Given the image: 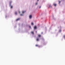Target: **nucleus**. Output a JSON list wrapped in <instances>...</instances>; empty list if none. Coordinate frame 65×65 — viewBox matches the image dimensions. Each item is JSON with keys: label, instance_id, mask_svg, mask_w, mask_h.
Listing matches in <instances>:
<instances>
[{"label": "nucleus", "instance_id": "nucleus-3", "mask_svg": "<svg viewBox=\"0 0 65 65\" xmlns=\"http://www.w3.org/2000/svg\"><path fill=\"white\" fill-rule=\"evenodd\" d=\"M20 20V18H18V19H17L16 20V21H19Z\"/></svg>", "mask_w": 65, "mask_h": 65}, {"label": "nucleus", "instance_id": "nucleus-18", "mask_svg": "<svg viewBox=\"0 0 65 65\" xmlns=\"http://www.w3.org/2000/svg\"><path fill=\"white\" fill-rule=\"evenodd\" d=\"M20 15H23V14H20Z\"/></svg>", "mask_w": 65, "mask_h": 65}, {"label": "nucleus", "instance_id": "nucleus-9", "mask_svg": "<svg viewBox=\"0 0 65 65\" xmlns=\"http://www.w3.org/2000/svg\"><path fill=\"white\" fill-rule=\"evenodd\" d=\"M63 38H64V39H65V35H64L63 36Z\"/></svg>", "mask_w": 65, "mask_h": 65}, {"label": "nucleus", "instance_id": "nucleus-16", "mask_svg": "<svg viewBox=\"0 0 65 65\" xmlns=\"http://www.w3.org/2000/svg\"><path fill=\"white\" fill-rule=\"evenodd\" d=\"M36 46H38V45L36 44Z\"/></svg>", "mask_w": 65, "mask_h": 65}, {"label": "nucleus", "instance_id": "nucleus-17", "mask_svg": "<svg viewBox=\"0 0 65 65\" xmlns=\"http://www.w3.org/2000/svg\"><path fill=\"white\" fill-rule=\"evenodd\" d=\"M36 5H37V3H36Z\"/></svg>", "mask_w": 65, "mask_h": 65}, {"label": "nucleus", "instance_id": "nucleus-14", "mask_svg": "<svg viewBox=\"0 0 65 65\" xmlns=\"http://www.w3.org/2000/svg\"><path fill=\"white\" fill-rule=\"evenodd\" d=\"M33 23H31V25H33Z\"/></svg>", "mask_w": 65, "mask_h": 65}, {"label": "nucleus", "instance_id": "nucleus-6", "mask_svg": "<svg viewBox=\"0 0 65 65\" xmlns=\"http://www.w3.org/2000/svg\"><path fill=\"white\" fill-rule=\"evenodd\" d=\"M11 2H11V1L10 2V6H11Z\"/></svg>", "mask_w": 65, "mask_h": 65}, {"label": "nucleus", "instance_id": "nucleus-5", "mask_svg": "<svg viewBox=\"0 0 65 65\" xmlns=\"http://www.w3.org/2000/svg\"><path fill=\"white\" fill-rule=\"evenodd\" d=\"M36 40L37 41H39V38H37Z\"/></svg>", "mask_w": 65, "mask_h": 65}, {"label": "nucleus", "instance_id": "nucleus-1", "mask_svg": "<svg viewBox=\"0 0 65 65\" xmlns=\"http://www.w3.org/2000/svg\"><path fill=\"white\" fill-rule=\"evenodd\" d=\"M32 15H29V18L30 19H31L32 18Z\"/></svg>", "mask_w": 65, "mask_h": 65}, {"label": "nucleus", "instance_id": "nucleus-15", "mask_svg": "<svg viewBox=\"0 0 65 65\" xmlns=\"http://www.w3.org/2000/svg\"><path fill=\"white\" fill-rule=\"evenodd\" d=\"M13 7L12 6H11V8H12Z\"/></svg>", "mask_w": 65, "mask_h": 65}, {"label": "nucleus", "instance_id": "nucleus-13", "mask_svg": "<svg viewBox=\"0 0 65 65\" xmlns=\"http://www.w3.org/2000/svg\"><path fill=\"white\" fill-rule=\"evenodd\" d=\"M25 12H26V11H23L22 12V13H25Z\"/></svg>", "mask_w": 65, "mask_h": 65}, {"label": "nucleus", "instance_id": "nucleus-2", "mask_svg": "<svg viewBox=\"0 0 65 65\" xmlns=\"http://www.w3.org/2000/svg\"><path fill=\"white\" fill-rule=\"evenodd\" d=\"M53 5H54L55 6H56L57 5V4L55 3H54Z\"/></svg>", "mask_w": 65, "mask_h": 65}, {"label": "nucleus", "instance_id": "nucleus-24", "mask_svg": "<svg viewBox=\"0 0 65 65\" xmlns=\"http://www.w3.org/2000/svg\"><path fill=\"white\" fill-rule=\"evenodd\" d=\"M61 30H60V31H61Z\"/></svg>", "mask_w": 65, "mask_h": 65}, {"label": "nucleus", "instance_id": "nucleus-11", "mask_svg": "<svg viewBox=\"0 0 65 65\" xmlns=\"http://www.w3.org/2000/svg\"><path fill=\"white\" fill-rule=\"evenodd\" d=\"M59 4H60V3H61V1H59Z\"/></svg>", "mask_w": 65, "mask_h": 65}, {"label": "nucleus", "instance_id": "nucleus-8", "mask_svg": "<svg viewBox=\"0 0 65 65\" xmlns=\"http://www.w3.org/2000/svg\"><path fill=\"white\" fill-rule=\"evenodd\" d=\"M31 33H32V34H34V32H33V31H31Z\"/></svg>", "mask_w": 65, "mask_h": 65}, {"label": "nucleus", "instance_id": "nucleus-20", "mask_svg": "<svg viewBox=\"0 0 65 65\" xmlns=\"http://www.w3.org/2000/svg\"><path fill=\"white\" fill-rule=\"evenodd\" d=\"M39 8H41V7H40Z\"/></svg>", "mask_w": 65, "mask_h": 65}, {"label": "nucleus", "instance_id": "nucleus-23", "mask_svg": "<svg viewBox=\"0 0 65 65\" xmlns=\"http://www.w3.org/2000/svg\"><path fill=\"white\" fill-rule=\"evenodd\" d=\"M36 33H37V31H36Z\"/></svg>", "mask_w": 65, "mask_h": 65}, {"label": "nucleus", "instance_id": "nucleus-22", "mask_svg": "<svg viewBox=\"0 0 65 65\" xmlns=\"http://www.w3.org/2000/svg\"><path fill=\"white\" fill-rule=\"evenodd\" d=\"M38 0V1H39V0Z\"/></svg>", "mask_w": 65, "mask_h": 65}, {"label": "nucleus", "instance_id": "nucleus-4", "mask_svg": "<svg viewBox=\"0 0 65 65\" xmlns=\"http://www.w3.org/2000/svg\"><path fill=\"white\" fill-rule=\"evenodd\" d=\"M38 37H40L41 36V35H39L38 36Z\"/></svg>", "mask_w": 65, "mask_h": 65}, {"label": "nucleus", "instance_id": "nucleus-21", "mask_svg": "<svg viewBox=\"0 0 65 65\" xmlns=\"http://www.w3.org/2000/svg\"><path fill=\"white\" fill-rule=\"evenodd\" d=\"M19 13H20V12H19Z\"/></svg>", "mask_w": 65, "mask_h": 65}, {"label": "nucleus", "instance_id": "nucleus-19", "mask_svg": "<svg viewBox=\"0 0 65 65\" xmlns=\"http://www.w3.org/2000/svg\"><path fill=\"white\" fill-rule=\"evenodd\" d=\"M29 28H31V26H29Z\"/></svg>", "mask_w": 65, "mask_h": 65}, {"label": "nucleus", "instance_id": "nucleus-10", "mask_svg": "<svg viewBox=\"0 0 65 65\" xmlns=\"http://www.w3.org/2000/svg\"><path fill=\"white\" fill-rule=\"evenodd\" d=\"M15 13L16 15H17V12H15Z\"/></svg>", "mask_w": 65, "mask_h": 65}, {"label": "nucleus", "instance_id": "nucleus-7", "mask_svg": "<svg viewBox=\"0 0 65 65\" xmlns=\"http://www.w3.org/2000/svg\"><path fill=\"white\" fill-rule=\"evenodd\" d=\"M36 28H37L36 27V26H35L34 27V29H36Z\"/></svg>", "mask_w": 65, "mask_h": 65}, {"label": "nucleus", "instance_id": "nucleus-12", "mask_svg": "<svg viewBox=\"0 0 65 65\" xmlns=\"http://www.w3.org/2000/svg\"><path fill=\"white\" fill-rule=\"evenodd\" d=\"M49 7H50V8L52 7V6H51V5H49Z\"/></svg>", "mask_w": 65, "mask_h": 65}]
</instances>
